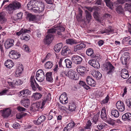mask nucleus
Listing matches in <instances>:
<instances>
[{
	"mask_svg": "<svg viewBox=\"0 0 131 131\" xmlns=\"http://www.w3.org/2000/svg\"><path fill=\"white\" fill-rule=\"evenodd\" d=\"M126 105L129 108H131V98L126 100L125 101Z\"/></svg>",
	"mask_w": 131,
	"mask_h": 131,
	"instance_id": "48",
	"label": "nucleus"
},
{
	"mask_svg": "<svg viewBox=\"0 0 131 131\" xmlns=\"http://www.w3.org/2000/svg\"><path fill=\"white\" fill-rule=\"evenodd\" d=\"M63 45L62 43H58L54 46V48L56 49H61Z\"/></svg>",
	"mask_w": 131,
	"mask_h": 131,
	"instance_id": "56",
	"label": "nucleus"
},
{
	"mask_svg": "<svg viewBox=\"0 0 131 131\" xmlns=\"http://www.w3.org/2000/svg\"><path fill=\"white\" fill-rule=\"evenodd\" d=\"M10 57L13 59H16L19 58L20 56L19 52H17L14 50H12L9 52Z\"/></svg>",
	"mask_w": 131,
	"mask_h": 131,
	"instance_id": "9",
	"label": "nucleus"
},
{
	"mask_svg": "<svg viewBox=\"0 0 131 131\" xmlns=\"http://www.w3.org/2000/svg\"><path fill=\"white\" fill-rule=\"evenodd\" d=\"M38 3V7H42L41 9H42V7H45L44 4L43 2L41 1H37Z\"/></svg>",
	"mask_w": 131,
	"mask_h": 131,
	"instance_id": "55",
	"label": "nucleus"
},
{
	"mask_svg": "<svg viewBox=\"0 0 131 131\" xmlns=\"http://www.w3.org/2000/svg\"><path fill=\"white\" fill-rule=\"evenodd\" d=\"M92 124V123L90 120H88L86 122V125L84 128L85 129H90L91 126Z\"/></svg>",
	"mask_w": 131,
	"mask_h": 131,
	"instance_id": "44",
	"label": "nucleus"
},
{
	"mask_svg": "<svg viewBox=\"0 0 131 131\" xmlns=\"http://www.w3.org/2000/svg\"><path fill=\"white\" fill-rule=\"evenodd\" d=\"M86 81L87 84L91 86L94 87L96 85L95 81L90 76L87 77L86 79Z\"/></svg>",
	"mask_w": 131,
	"mask_h": 131,
	"instance_id": "15",
	"label": "nucleus"
},
{
	"mask_svg": "<svg viewBox=\"0 0 131 131\" xmlns=\"http://www.w3.org/2000/svg\"><path fill=\"white\" fill-rule=\"evenodd\" d=\"M26 18L27 20L30 21H33L35 19V16L30 13L27 14Z\"/></svg>",
	"mask_w": 131,
	"mask_h": 131,
	"instance_id": "36",
	"label": "nucleus"
},
{
	"mask_svg": "<svg viewBox=\"0 0 131 131\" xmlns=\"http://www.w3.org/2000/svg\"><path fill=\"white\" fill-rule=\"evenodd\" d=\"M55 113L53 112V110H51L49 112V114L48 117V120H50L53 117V115H55Z\"/></svg>",
	"mask_w": 131,
	"mask_h": 131,
	"instance_id": "50",
	"label": "nucleus"
},
{
	"mask_svg": "<svg viewBox=\"0 0 131 131\" xmlns=\"http://www.w3.org/2000/svg\"><path fill=\"white\" fill-rule=\"evenodd\" d=\"M8 90L7 89H5L2 91L0 92V96L5 95L6 94L7 92H8Z\"/></svg>",
	"mask_w": 131,
	"mask_h": 131,
	"instance_id": "60",
	"label": "nucleus"
},
{
	"mask_svg": "<svg viewBox=\"0 0 131 131\" xmlns=\"http://www.w3.org/2000/svg\"><path fill=\"white\" fill-rule=\"evenodd\" d=\"M75 125V122L73 121H72L67 125L68 127V129L69 130H70L74 127Z\"/></svg>",
	"mask_w": 131,
	"mask_h": 131,
	"instance_id": "41",
	"label": "nucleus"
},
{
	"mask_svg": "<svg viewBox=\"0 0 131 131\" xmlns=\"http://www.w3.org/2000/svg\"><path fill=\"white\" fill-rule=\"evenodd\" d=\"M14 40L12 39H8L7 40L5 43V47L6 49L10 48L13 45Z\"/></svg>",
	"mask_w": 131,
	"mask_h": 131,
	"instance_id": "18",
	"label": "nucleus"
},
{
	"mask_svg": "<svg viewBox=\"0 0 131 131\" xmlns=\"http://www.w3.org/2000/svg\"><path fill=\"white\" fill-rule=\"evenodd\" d=\"M92 75L97 80L100 79L102 77V74L98 71H94L92 73Z\"/></svg>",
	"mask_w": 131,
	"mask_h": 131,
	"instance_id": "27",
	"label": "nucleus"
},
{
	"mask_svg": "<svg viewBox=\"0 0 131 131\" xmlns=\"http://www.w3.org/2000/svg\"><path fill=\"white\" fill-rule=\"evenodd\" d=\"M99 114L100 113H98L94 115V116L92 118L91 121L93 123H94V124L99 123Z\"/></svg>",
	"mask_w": 131,
	"mask_h": 131,
	"instance_id": "21",
	"label": "nucleus"
},
{
	"mask_svg": "<svg viewBox=\"0 0 131 131\" xmlns=\"http://www.w3.org/2000/svg\"><path fill=\"white\" fill-rule=\"evenodd\" d=\"M128 58L127 57H124L122 58L121 60V62L123 65H126L127 64V61Z\"/></svg>",
	"mask_w": 131,
	"mask_h": 131,
	"instance_id": "54",
	"label": "nucleus"
},
{
	"mask_svg": "<svg viewBox=\"0 0 131 131\" xmlns=\"http://www.w3.org/2000/svg\"><path fill=\"white\" fill-rule=\"evenodd\" d=\"M59 109L62 111H66L67 108L65 106H62L60 105H59Z\"/></svg>",
	"mask_w": 131,
	"mask_h": 131,
	"instance_id": "64",
	"label": "nucleus"
},
{
	"mask_svg": "<svg viewBox=\"0 0 131 131\" xmlns=\"http://www.w3.org/2000/svg\"><path fill=\"white\" fill-rule=\"evenodd\" d=\"M52 63L50 61L47 62L45 64V67L46 69H50L53 66Z\"/></svg>",
	"mask_w": 131,
	"mask_h": 131,
	"instance_id": "42",
	"label": "nucleus"
},
{
	"mask_svg": "<svg viewBox=\"0 0 131 131\" xmlns=\"http://www.w3.org/2000/svg\"><path fill=\"white\" fill-rule=\"evenodd\" d=\"M86 46L83 43H81L77 45L74 47V49H81L84 48Z\"/></svg>",
	"mask_w": 131,
	"mask_h": 131,
	"instance_id": "40",
	"label": "nucleus"
},
{
	"mask_svg": "<svg viewBox=\"0 0 131 131\" xmlns=\"http://www.w3.org/2000/svg\"><path fill=\"white\" fill-rule=\"evenodd\" d=\"M111 114L113 116L116 118L118 117L119 115L118 111L115 108H113L112 110Z\"/></svg>",
	"mask_w": 131,
	"mask_h": 131,
	"instance_id": "31",
	"label": "nucleus"
},
{
	"mask_svg": "<svg viewBox=\"0 0 131 131\" xmlns=\"http://www.w3.org/2000/svg\"><path fill=\"white\" fill-rule=\"evenodd\" d=\"M116 11L118 13H123V8L120 5L117 6L116 8Z\"/></svg>",
	"mask_w": 131,
	"mask_h": 131,
	"instance_id": "53",
	"label": "nucleus"
},
{
	"mask_svg": "<svg viewBox=\"0 0 131 131\" xmlns=\"http://www.w3.org/2000/svg\"><path fill=\"white\" fill-rule=\"evenodd\" d=\"M36 78V80L39 82H41L43 81L45 78V75L42 70L40 69L37 71Z\"/></svg>",
	"mask_w": 131,
	"mask_h": 131,
	"instance_id": "3",
	"label": "nucleus"
},
{
	"mask_svg": "<svg viewBox=\"0 0 131 131\" xmlns=\"http://www.w3.org/2000/svg\"><path fill=\"white\" fill-rule=\"evenodd\" d=\"M88 63L95 68L98 69L100 68V65L98 61H95L94 59H91L89 61Z\"/></svg>",
	"mask_w": 131,
	"mask_h": 131,
	"instance_id": "11",
	"label": "nucleus"
},
{
	"mask_svg": "<svg viewBox=\"0 0 131 131\" xmlns=\"http://www.w3.org/2000/svg\"><path fill=\"white\" fill-rule=\"evenodd\" d=\"M65 62L67 68H69L72 67V62L70 60L68 59H66L65 60Z\"/></svg>",
	"mask_w": 131,
	"mask_h": 131,
	"instance_id": "37",
	"label": "nucleus"
},
{
	"mask_svg": "<svg viewBox=\"0 0 131 131\" xmlns=\"http://www.w3.org/2000/svg\"><path fill=\"white\" fill-rule=\"evenodd\" d=\"M40 105V104L39 103H34L31 105V106L30 107L29 110L30 111L33 112L38 111Z\"/></svg>",
	"mask_w": 131,
	"mask_h": 131,
	"instance_id": "13",
	"label": "nucleus"
},
{
	"mask_svg": "<svg viewBox=\"0 0 131 131\" xmlns=\"http://www.w3.org/2000/svg\"><path fill=\"white\" fill-rule=\"evenodd\" d=\"M52 73L50 72H47L46 74V80L50 82H52L53 81V79L52 78Z\"/></svg>",
	"mask_w": 131,
	"mask_h": 131,
	"instance_id": "22",
	"label": "nucleus"
},
{
	"mask_svg": "<svg viewBox=\"0 0 131 131\" xmlns=\"http://www.w3.org/2000/svg\"><path fill=\"white\" fill-rule=\"evenodd\" d=\"M105 69L108 74H112L115 69V68L110 62H108L105 66Z\"/></svg>",
	"mask_w": 131,
	"mask_h": 131,
	"instance_id": "4",
	"label": "nucleus"
},
{
	"mask_svg": "<svg viewBox=\"0 0 131 131\" xmlns=\"http://www.w3.org/2000/svg\"><path fill=\"white\" fill-rule=\"evenodd\" d=\"M11 112V111L10 109L7 108L4 110L2 115L4 118H7L10 115Z\"/></svg>",
	"mask_w": 131,
	"mask_h": 131,
	"instance_id": "25",
	"label": "nucleus"
},
{
	"mask_svg": "<svg viewBox=\"0 0 131 131\" xmlns=\"http://www.w3.org/2000/svg\"><path fill=\"white\" fill-rule=\"evenodd\" d=\"M65 30L64 28L62 25H58L54 26L53 28L48 30V32L53 33L57 32V34L59 36L62 35L61 32Z\"/></svg>",
	"mask_w": 131,
	"mask_h": 131,
	"instance_id": "2",
	"label": "nucleus"
},
{
	"mask_svg": "<svg viewBox=\"0 0 131 131\" xmlns=\"http://www.w3.org/2000/svg\"><path fill=\"white\" fill-rule=\"evenodd\" d=\"M116 106L117 109L119 111L123 112L125 110V105L124 103L121 101H118L116 104Z\"/></svg>",
	"mask_w": 131,
	"mask_h": 131,
	"instance_id": "12",
	"label": "nucleus"
},
{
	"mask_svg": "<svg viewBox=\"0 0 131 131\" xmlns=\"http://www.w3.org/2000/svg\"><path fill=\"white\" fill-rule=\"evenodd\" d=\"M48 34L46 36L44 40V43L48 45H49L50 43L53 39V33H50L48 32Z\"/></svg>",
	"mask_w": 131,
	"mask_h": 131,
	"instance_id": "6",
	"label": "nucleus"
},
{
	"mask_svg": "<svg viewBox=\"0 0 131 131\" xmlns=\"http://www.w3.org/2000/svg\"><path fill=\"white\" fill-rule=\"evenodd\" d=\"M106 6L110 8H112L113 6L112 3L111 2L110 0H105Z\"/></svg>",
	"mask_w": 131,
	"mask_h": 131,
	"instance_id": "46",
	"label": "nucleus"
},
{
	"mask_svg": "<svg viewBox=\"0 0 131 131\" xmlns=\"http://www.w3.org/2000/svg\"><path fill=\"white\" fill-rule=\"evenodd\" d=\"M5 8L6 10L9 14H11L12 13L15 9L12 4H9L8 6L5 5Z\"/></svg>",
	"mask_w": 131,
	"mask_h": 131,
	"instance_id": "19",
	"label": "nucleus"
},
{
	"mask_svg": "<svg viewBox=\"0 0 131 131\" xmlns=\"http://www.w3.org/2000/svg\"><path fill=\"white\" fill-rule=\"evenodd\" d=\"M72 53L71 52L70 50H62L61 54L63 56H68L71 55Z\"/></svg>",
	"mask_w": 131,
	"mask_h": 131,
	"instance_id": "35",
	"label": "nucleus"
},
{
	"mask_svg": "<svg viewBox=\"0 0 131 131\" xmlns=\"http://www.w3.org/2000/svg\"><path fill=\"white\" fill-rule=\"evenodd\" d=\"M5 65L6 67L10 69L13 67L14 63L12 60H8L5 62Z\"/></svg>",
	"mask_w": 131,
	"mask_h": 131,
	"instance_id": "28",
	"label": "nucleus"
},
{
	"mask_svg": "<svg viewBox=\"0 0 131 131\" xmlns=\"http://www.w3.org/2000/svg\"><path fill=\"white\" fill-rule=\"evenodd\" d=\"M114 32L113 29L112 27L110 26L107 28H105L104 30V31L102 32V33H113Z\"/></svg>",
	"mask_w": 131,
	"mask_h": 131,
	"instance_id": "32",
	"label": "nucleus"
},
{
	"mask_svg": "<svg viewBox=\"0 0 131 131\" xmlns=\"http://www.w3.org/2000/svg\"><path fill=\"white\" fill-rule=\"evenodd\" d=\"M17 109L19 111L27 112V110L25 108L21 106H19L17 108Z\"/></svg>",
	"mask_w": 131,
	"mask_h": 131,
	"instance_id": "62",
	"label": "nucleus"
},
{
	"mask_svg": "<svg viewBox=\"0 0 131 131\" xmlns=\"http://www.w3.org/2000/svg\"><path fill=\"white\" fill-rule=\"evenodd\" d=\"M20 102L21 104L26 108H27L30 104V100L26 97L23 99Z\"/></svg>",
	"mask_w": 131,
	"mask_h": 131,
	"instance_id": "14",
	"label": "nucleus"
},
{
	"mask_svg": "<svg viewBox=\"0 0 131 131\" xmlns=\"http://www.w3.org/2000/svg\"><path fill=\"white\" fill-rule=\"evenodd\" d=\"M31 94V92L28 89H24L22 90L21 91L19 92V96L21 97V96H24L25 94L27 95H30Z\"/></svg>",
	"mask_w": 131,
	"mask_h": 131,
	"instance_id": "17",
	"label": "nucleus"
},
{
	"mask_svg": "<svg viewBox=\"0 0 131 131\" xmlns=\"http://www.w3.org/2000/svg\"><path fill=\"white\" fill-rule=\"evenodd\" d=\"M32 1H30L27 5V8L29 10H31L32 9Z\"/></svg>",
	"mask_w": 131,
	"mask_h": 131,
	"instance_id": "58",
	"label": "nucleus"
},
{
	"mask_svg": "<svg viewBox=\"0 0 131 131\" xmlns=\"http://www.w3.org/2000/svg\"><path fill=\"white\" fill-rule=\"evenodd\" d=\"M35 32L37 37H40L41 36V32L39 30H37L35 31Z\"/></svg>",
	"mask_w": 131,
	"mask_h": 131,
	"instance_id": "61",
	"label": "nucleus"
},
{
	"mask_svg": "<svg viewBox=\"0 0 131 131\" xmlns=\"http://www.w3.org/2000/svg\"><path fill=\"white\" fill-rule=\"evenodd\" d=\"M76 107L75 103L73 101L69 103L68 105V108L69 110L72 112L75 110Z\"/></svg>",
	"mask_w": 131,
	"mask_h": 131,
	"instance_id": "29",
	"label": "nucleus"
},
{
	"mask_svg": "<svg viewBox=\"0 0 131 131\" xmlns=\"http://www.w3.org/2000/svg\"><path fill=\"white\" fill-rule=\"evenodd\" d=\"M30 81L31 84V86L33 90L35 91L37 88L39 90H41V87L39 86L38 84L36 82L34 76H31Z\"/></svg>",
	"mask_w": 131,
	"mask_h": 131,
	"instance_id": "5",
	"label": "nucleus"
},
{
	"mask_svg": "<svg viewBox=\"0 0 131 131\" xmlns=\"http://www.w3.org/2000/svg\"><path fill=\"white\" fill-rule=\"evenodd\" d=\"M30 31H31L29 30L26 29H22L19 31L17 32L16 34L18 36L22 35L20 37L21 39L22 40L28 41L30 39L29 36V35L26 34V33H29Z\"/></svg>",
	"mask_w": 131,
	"mask_h": 131,
	"instance_id": "1",
	"label": "nucleus"
},
{
	"mask_svg": "<svg viewBox=\"0 0 131 131\" xmlns=\"http://www.w3.org/2000/svg\"><path fill=\"white\" fill-rule=\"evenodd\" d=\"M23 14L21 13H19L17 14L16 18L17 20L20 19L22 17Z\"/></svg>",
	"mask_w": 131,
	"mask_h": 131,
	"instance_id": "63",
	"label": "nucleus"
},
{
	"mask_svg": "<svg viewBox=\"0 0 131 131\" xmlns=\"http://www.w3.org/2000/svg\"><path fill=\"white\" fill-rule=\"evenodd\" d=\"M122 118L124 121H131V114L127 113L123 115Z\"/></svg>",
	"mask_w": 131,
	"mask_h": 131,
	"instance_id": "24",
	"label": "nucleus"
},
{
	"mask_svg": "<svg viewBox=\"0 0 131 131\" xmlns=\"http://www.w3.org/2000/svg\"><path fill=\"white\" fill-rule=\"evenodd\" d=\"M13 83H14V85H20L23 84V82L21 80L18 79L13 81Z\"/></svg>",
	"mask_w": 131,
	"mask_h": 131,
	"instance_id": "43",
	"label": "nucleus"
},
{
	"mask_svg": "<svg viewBox=\"0 0 131 131\" xmlns=\"http://www.w3.org/2000/svg\"><path fill=\"white\" fill-rule=\"evenodd\" d=\"M45 119L46 117L45 116L41 115L38 118L37 121H34V123L36 125H39L44 122Z\"/></svg>",
	"mask_w": 131,
	"mask_h": 131,
	"instance_id": "16",
	"label": "nucleus"
},
{
	"mask_svg": "<svg viewBox=\"0 0 131 131\" xmlns=\"http://www.w3.org/2000/svg\"><path fill=\"white\" fill-rule=\"evenodd\" d=\"M109 100V96L108 95H107L105 99L101 101V103L102 104H105L107 103Z\"/></svg>",
	"mask_w": 131,
	"mask_h": 131,
	"instance_id": "57",
	"label": "nucleus"
},
{
	"mask_svg": "<svg viewBox=\"0 0 131 131\" xmlns=\"http://www.w3.org/2000/svg\"><path fill=\"white\" fill-rule=\"evenodd\" d=\"M32 6L33 7L32 9H34V8H36L37 7H38L37 1H32Z\"/></svg>",
	"mask_w": 131,
	"mask_h": 131,
	"instance_id": "59",
	"label": "nucleus"
},
{
	"mask_svg": "<svg viewBox=\"0 0 131 131\" xmlns=\"http://www.w3.org/2000/svg\"><path fill=\"white\" fill-rule=\"evenodd\" d=\"M23 70V69L21 67H18L16 70L15 76L17 77L20 76Z\"/></svg>",
	"mask_w": 131,
	"mask_h": 131,
	"instance_id": "33",
	"label": "nucleus"
},
{
	"mask_svg": "<svg viewBox=\"0 0 131 131\" xmlns=\"http://www.w3.org/2000/svg\"><path fill=\"white\" fill-rule=\"evenodd\" d=\"M85 17L87 20L89 22L92 18V16L90 13L87 10H85Z\"/></svg>",
	"mask_w": 131,
	"mask_h": 131,
	"instance_id": "38",
	"label": "nucleus"
},
{
	"mask_svg": "<svg viewBox=\"0 0 131 131\" xmlns=\"http://www.w3.org/2000/svg\"><path fill=\"white\" fill-rule=\"evenodd\" d=\"M125 9L126 10L130 12L131 11V6L130 4L126 3L125 5Z\"/></svg>",
	"mask_w": 131,
	"mask_h": 131,
	"instance_id": "51",
	"label": "nucleus"
},
{
	"mask_svg": "<svg viewBox=\"0 0 131 131\" xmlns=\"http://www.w3.org/2000/svg\"><path fill=\"white\" fill-rule=\"evenodd\" d=\"M105 126V124L103 123L99 124L97 126V128L99 130L102 129Z\"/></svg>",
	"mask_w": 131,
	"mask_h": 131,
	"instance_id": "52",
	"label": "nucleus"
},
{
	"mask_svg": "<svg viewBox=\"0 0 131 131\" xmlns=\"http://www.w3.org/2000/svg\"><path fill=\"white\" fill-rule=\"evenodd\" d=\"M105 108H103L101 111V118L105 121H107V116Z\"/></svg>",
	"mask_w": 131,
	"mask_h": 131,
	"instance_id": "26",
	"label": "nucleus"
},
{
	"mask_svg": "<svg viewBox=\"0 0 131 131\" xmlns=\"http://www.w3.org/2000/svg\"><path fill=\"white\" fill-rule=\"evenodd\" d=\"M66 43L69 44L71 45L73 44H77L79 43V42L77 43L75 42V41L72 39H68L66 40Z\"/></svg>",
	"mask_w": 131,
	"mask_h": 131,
	"instance_id": "39",
	"label": "nucleus"
},
{
	"mask_svg": "<svg viewBox=\"0 0 131 131\" xmlns=\"http://www.w3.org/2000/svg\"><path fill=\"white\" fill-rule=\"evenodd\" d=\"M77 70L80 75L83 76L84 74L85 68L84 67L80 66L77 69Z\"/></svg>",
	"mask_w": 131,
	"mask_h": 131,
	"instance_id": "23",
	"label": "nucleus"
},
{
	"mask_svg": "<svg viewBox=\"0 0 131 131\" xmlns=\"http://www.w3.org/2000/svg\"><path fill=\"white\" fill-rule=\"evenodd\" d=\"M12 4L15 10L18 9L21 7V4L17 1L13 2Z\"/></svg>",
	"mask_w": 131,
	"mask_h": 131,
	"instance_id": "34",
	"label": "nucleus"
},
{
	"mask_svg": "<svg viewBox=\"0 0 131 131\" xmlns=\"http://www.w3.org/2000/svg\"><path fill=\"white\" fill-rule=\"evenodd\" d=\"M42 95L40 93L36 92L34 93L32 96V97L35 100H38L40 99L42 96Z\"/></svg>",
	"mask_w": 131,
	"mask_h": 131,
	"instance_id": "30",
	"label": "nucleus"
},
{
	"mask_svg": "<svg viewBox=\"0 0 131 131\" xmlns=\"http://www.w3.org/2000/svg\"><path fill=\"white\" fill-rule=\"evenodd\" d=\"M86 53V54L89 56H94L93 50H87Z\"/></svg>",
	"mask_w": 131,
	"mask_h": 131,
	"instance_id": "47",
	"label": "nucleus"
},
{
	"mask_svg": "<svg viewBox=\"0 0 131 131\" xmlns=\"http://www.w3.org/2000/svg\"><path fill=\"white\" fill-rule=\"evenodd\" d=\"M121 75L122 78L126 79L129 77V74L127 70L125 69H123L121 71Z\"/></svg>",
	"mask_w": 131,
	"mask_h": 131,
	"instance_id": "20",
	"label": "nucleus"
},
{
	"mask_svg": "<svg viewBox=\"0 0 131 131\" xmlns=\"http://www.w3.org/2000/svg\"><path fill=\"white\" fill-rule=\"evenodd\" d=\"M59 100L61 103L63 104H66L68 103V97L66 92H64L60 95L59 98Z\"/></svg>",
	"mask_w": 131,
	"mask_h": 131,
	"instance_id": "10",
	"label": "nucleus"
},
{
	"mask_svg": "<svg viewBox=\"0 0 131 131\" xmlns=\"http://www.w3.org/2000/svg\"><path fill=\"white\" fill-rule=\"evenodd\" d=\"M82 12L81 10H80L79 14L77 16V18L78 21H81L82 20Z\"/></svg>",
	"mask_w": 131,
	"mask_h": 131,
	"instance_id": "49",
	"label": "nucleus"
},
{
	"mask_svg": "<svg viewBox=\"0 0 131 131\" xmlns=\"http://www.w3.org/2000/svg\"><path fill=\"white\" fill-rule=\"evenodd\" d=\"M71 60L75 64H79L82 62V59L81 57L78 56L74 55L72 57Z\"/></svg>",
	"mask_w": 131,
	"mask_h": 131,
	"instance_id": "8",
	"label": "nucleus"
},
{
	"mask_svg": "<svg viewBox=\"0 0 131 131\" xmlns=\"http://www.w3.org/2000/svg\"><path fill=\"white\" fill-rule=\"evenodd\" d=\"M67 74L68 76L72 79L77 80L79 79V75L75 74V72L72 70H69L68 71Z\"/></svg>",
	"mask_w": 131,
	"mask_h": 131,
	"instance_id": "7",
	"label": "nucleus"
},
{
	"mask_svg": "<svg viewBox=\"0 0 131 131\" xmlns=\"http://www.w3.org/2000/svg\"><path fill=\"white\" fill-rule=\"evenodd\" d=\"M5 20L4 17V13L3 12L0 13V22L1 23H3Z\"/></svg>",
	"mask_w": 131,
	"mask_h": 131,
	"instance_id": "45",
	"label": "nucleus"
}]
</instances>
